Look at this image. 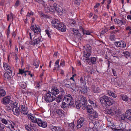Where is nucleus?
Masks as SVG:
<instances>
[{
  "label": "nucleus",
  "instance_id": "obj_1",
  "mask_svg": "<svg viewBox=\"0 0 131 131\" xmlns=\"http://www.w3.org/2000/svg\"><path fill=\"white\" fill-rule=\"evenodd\" d=\"M83 52L84 56L86 58H89L92 53V47L89 45H87L83 47ZM86 61L90 64H95L96 63V59L95 57H91L86 58Z\"/></svg>",
  "mask_w": 131,
  "mask_h": 131
},
{
  "label": "nucleus",
  "instance_id": "obj_2",
  "mask_svg": "<svg viewBox=\"0 0 131 131\" xmlns=\"http://www.w3.org/2000/svg\"><path fill=\"white\" fill-rule=\"evenodd\" d=\"M56 98V95H52V94L50 91H48L46 94L45 96V100L47 103L51 102L55 100Z\"/></svg>",
  "mask_w": 131,
  "mask_h": 131
},
{
  "label": "nucleus",
  "instance_id": "obj_3",
  "mask_svg": "<svg viewBox=\"0 0 131 131\" xmlns=\"http://www.w3.org/2000/svg\"><path fill=\"white\" fill-rule=\"evenodd\" d=\"M36 123L38 126L43 128L46 127L47 126L46 123L43 122L40 119L37 118L35 116H33V123Z\"/></svg>",
  "mask_w": 131,
  "mask_h": 131
},
{
  "label": "nucleus",
  "instance_id": "obj_4",
  "mask_svg": "<svg viewBox=\"0 0 131 131\" xmlns=\"http://www.w3.org/2000/svg\"><path fill=\"white\" fill-rule=\"evenodd\" d=\"M60 94L58 95L57 97H56V98L57 102L58 103H59L62 101V98L65 93L64 90L63 88H60Z\"/></svg>",
  "mask_w": 131,
  "mask_h": 131
},
{
  "label": "nucleus",
  "instance_id": "obj_5",
  "mask_svg": "<svg viewBox=\"0 0 131 131\" xmlns=\"http://www.w3.org/2000/svg\"><path fill=\"white\" fill-rule=\"evenodd\" d=\"M80 99L79 100H77L75 102V104L77 109H79L80 107V104H80V103H82V101H84V102H85V100H87L82 95H80Z\"/></svg>",
  "mask_w": 131,
  "mask_h": 131
},
{
  "label": "nucleus",
  "instance_id": "obj_6",
  "mask_svg": "<svg viewBox=\"0 0 131 131\" xmlns=\"http://www.w3.org/2000/svg\"><path fill=\"white\" fill-rule=\"evenodd\" d=\"M53 7L54 8V12H57L58 13H62L63 11L62 7L56 3H54L53 5Z\"/></svg>",
  "mask_w": 131,
  "mask_h": 131
},
{
  "label": "nucleus",
  "instance_id": "obj_7",
  "mask_svg": "<svg viewBox=\"0 0 131 131\" xmlns=\"http://www.w3.org/2000/svg\"><path fill=\"white\" fill-rule=\"evenodd\" d=\"M72 100H73V98L71 95L70 94H68L67 95L64 96L63 99V101L67 103L68 104L70 101H72Z\"/></svg>",
  "mask_w": 131,
  "mask_h": 131
},
{
  "label": "nucleus",
  "instance_id": "obj_8",
  "mask_svg": "<svg viewBox=\"0 0 131 131\" xmlns=\"http://www.w3.org/2000/svg\"><path fill=\"white\" fill-rule=\"evenodd\" d=\"M56 28L58 30H60L62 32H63L66 30V26L62 23H59Z\"/></svg>",
  "mask_w": 131,
  "mask_h": 131
},
{
  "label": "nucleus",
  "instance_id": "obj_9",
  "mask_svg": "<svg viewBox=\"0 0 131 131\" xmlns=\"http://www.w3.org/2000/svg\"><path fill=\"white\" fill-rule=\"evenodd\" d=\"M10 97L9 96H7L3 98L2 101V103L5 105L8 104V103L11 102V101H12L10 100Z\"/></svg>",
  "mask_w": 131,
  "mask_h": 131
},
{
  "label": "nucleus",
  "instance_id": "obj_10",
  "mask_svg": "<svg viewBox=\"0 0 131 131\" xmlns=\"http://www.w3.org/2000/svg\"><path fill=\"white\" fill-rule=\"evenodd\" d=\"M84 119L83 118H81L77 121V127L78 128H79L82 127L84 124Z\"/></svg>",
  "mask_w": 131,
  "mask_h": 131
},
{
  "label": "nucleus",
  "instance_id": "obj_11",
  "mask_svg": "<svg viewBox=\"0 0 131 131\" xmlns=\"http://www.w3.org/2000/svg\"><path fill=\"white\" fill-rule=\"evenodd\" d=\"M17 104V103H14L13 101H11V102L8 103L7 105L6 106V108L8 111L11 110H12L13 107H14V105Z\"/></svg>",
  "mask_w": 131,
  "mask_h": 131
},
{
  "label": "nucleus",
  "instance_id": "obj_12",
  "mask_svg": "<svg viewBox=\"0 0 131 131\" xmlns=\"http://www.w3.org/2000/svg\"><path fill=\"white\" fill-rule=\"evenodd\" d=\"M107 113L111 115H113L115 114L116 111L115 108L113 107H111L109 108H108L106 110Z\"/></svg>",
  "mask_w": 131,
  "mask_h": 131
},
{
  "label": "nucleus",
  "instance_id": "obj_13",
  "mask_svg": "<svg viewBox=\"0 0 131 131\" xmlns=\"http://www.w3.org/2000/svg\"><path fill=\"white\" fill-rule=\"evenodd\" d=\"M114 44L117 47L124 48L126 46L125 43L124 41H122L115 42Z\"/></svg>",
  "mask_w": 131,
  "mask_h": 131
},
{
  "label": "nucleus",
  "instance_id": "obj_14",
  "mask_svg": "<svg viewBox=\"0 0 131 131\" xmlns=\"http://www.w3.org/2000/svg\"><path fill=\"white\" fill-rule=\"evenodd\" d=\"M12 111L14 114L18 116L20 114V111L19 107H17V105H14V107H13Z\"/></svg>",
  "mask_w": 131,
  "mask_h": 131
},
{
  "label": "nucleus",
  "instance_id": "obj_15",
  "mask_svg": "<svg viewBox=\"0 0 131 131\" xmlns=\"http://www.w3.org/2000/svg\"><path fill=\"white\" fill-rule=\"evenodd\" d=\"M127 121H131V110L129 109L126 111L125 114Z\"/></svg>",
  "mask_w": 131,
  "mask_h": 131
},
{
  "label": "nucleus",
  "instance_id": "obj_16",
  "mask_svg": "<svg viewBox=\"0 0 131 131\" xmlns=\"http://www.w3.org/2000/svg\"><path fill=\"white\" fill-rule=\"evenodd\" d=\"M60 92V90H59L57 87L53 86L52 87L51 89V93L52 94V95H56L58 94Z\"/></svg>",
  "mask_w": 131,
  "mask_h": 131
},
{
  "label": "nucleus",
  "instance_id": "obj_17",
  "mask_svg": "<svg viewBox=\"0 0 131 131\" xmlns=\"http://www.w3.org/2000/svg\"><path fill=\"white\" fill-rule=\"evenodd\" d=\"M60 22L59 20L57 19H52L51 21L52 25V26H53L54 27L57 28Z\"/></svg>",
  "mask_w": 131,
  "mask_h": 131
},
{
  "label": "nucleus",
  "instance_id": "obj_18",
  "mask_svg": "<svg viewBox=\"0 0 131 131\" xmlns=\"http://www.w3.org/2000/svg\"><path fill=\"white\" fill-rule=\"evenodd\" d=\"M56 113L58 116H59L60 117H64V112L61 109H57L56 111Z\"/></svg>",
  "mask_w": 131,
  "mask_h": 131
},
{
  "label": "nucleus",
  "instance_id": "obj_19",
  "mask_svg": "<svg viewBox=\"0 0 131 131\" xmlns=\"http://www.w3.org/2000/svg\"><path fill=\"white\" fill-rule=\"evenodd\" d=\"M92 106L89 105L86 106V110H87V112L90 114H92L94 113V110L92 108Z\"/></svg>",
  "mask_w": 131,
  "mask_h": 131
},
{
  "label": "nucleus",
  "instance_id": "obj_20",
  "mask_svg": "<svg viewBox=\"0 0 131 131\" xmlns=\"http://www.w3.org/2000/svg\"><path fill=\"white\" fill-rule=\"evenodd\" d=\"M92 88L93 92L94 93H99L101 91V89L98 87L92 85Z\"/></svg>",
  "mask_w": 131,
  "mask_h": 131
},
{
  "label": "nucleus",
  "instance_id": "obj_21",
  "mask_svg": "<svg viewBox=\"0 0 131 131\" xmlns=\"http://www.w3.org/2000/svg\"><path fill=\"white\" fill-rule=\"evenodd\" d=\"M50 128L52 131H63L61 128L59 127H56L51 125Z\"/></svg>",
  "mask_w": 131,
  "mask_h": 131
},
{
  "label": "nucleus",
  "instance_id": "obj_22",
  "mask_svg": "<svg viewBox=\"0 0 131 131\" xmlns=\"http://www.w3.org/2000/svg\"><path fill=\"white\" fill-rule=\"evenodd\" d=\"M41 31V30L38 25H35L34 27V25H33V31L35 33L38 34Z\"/></svg>",
  "mask_w": 131,
  "mask_h": 131
},
{
  "label": "nucleus",
  "instance_id": "obj_23",
  "mask_svg": "<svg viewBox=\"0 0 131 131\" xmlns=\"http://www.w3.org/2000/svg\"><path fill=\"white\" fill-rule=\"evenodd\" d=\"M45 9L47 12L50 13H53L54 12V8L52 6H49L48 7L45 8Z\"/></svg>",
  "mask_w": 131,
  "mask_h": 131
},
{
  "label": "nucleus",
  "instance_id": "obj_24",
  "mask_svg": "<svg viewBox=\"0 0 131 131\" xmlns=\"http://www.w3.org/2000/svg\"><path fill=\"white\" fill-rule=\"evenodd\" d=\"M125 114H123L119 115V120L121 122L127 121Z\"/></svg>",
  "mask_w": 131,
  "mask_h": 131
},
{
  "label": "nucleus",
  "instance_id": "obj_25",
  "mask_svg": "<svg viewBox=\"0 0 131 131\" xmlns=\"http://www.w3.org/2000/svg\"><path fill=\"white\" fill-rule=\"evenodd\" d=\"M107 93L110 96H112L113 97L115 98L117 96V94L111 91H108Z\"/></svg>",
  "mask_w": 131,
  "mask_h": 131
},
{
  "label": "nucleus",
  "instance_id": "obj_26",
  "mask_svg": "<svg viewBox=\"0 0 131 131\" xmlns=\"http://www.w3.org/2000/svg\"><path fill=\"white\" fill-rule=\"evenodd\" d=\"M9 122L10 124H9V123H7V125H6L7 126L6 127L9 129L10 128V127H11L12 129H14V126L15 125V124L12 121H9Z\"/></svg>",
  "mask_w": 131,
  "mask_h": 131
},
{
  "label": "nucleus",
  "instance_id": "obj_27",
  "mask_svg": "<svg viewBox=\"0 0 131 131\" xmlns=\"http://www.w3.org/2000/svg\"><path fill=\"white\" fill-rule=\"evenodd\" d=\"M116 81H115L114 82L115 85L116 86L120 87L121 85V79H118V80L116 79Z\"/></svg>",
  "mask_w": 131,
  "mask_h": 131
},
{
  "label": "nucleus",
  "instance_id": "obj_28",
  "mask_svg": "<svg viewBox=\"0 0 131 131\" xmlns=\"http://www.w3.org/2000/svg\"><path fill=\"white\" fill-rule=\"evenodd\" d=\"M80 29L82 31L83 34L91 35V32L89 30H84L82 26H80Z\"/></svg>",
  "mask_w": 131,
  "mask_h": 131
},
{
  "label": "nucleus",
  "instance_id": "obj_29",
  "mask_svg": "<svg viewBox=\"0 0 131 131\" xmlns=\"http://www.w3.org/2000/svg\"><path fill=\"white\" fill-rule=\"evenodd\" d=\"M85 100V102H84V101H82V103H80V104H80V106L81 105L82 107L83 110L85 109L86 108V105L87 104V100Z\"/></svg>",
  "mask_w": 131,
  "mask_h": 131
},
{
  "label": "nucleus",
  "instance_id": "obj_30",
  "mask_svg": "<svg viewBox=\"0 0 131 131\" xmlns=\"http://www.w3.org/2000/svg\"><path fill=\"white\" fill-rule=\"evenodd\" d=\"M18 83L20 86L22 88L25 89L26 88V83L24 82H19Z\"/></svg>",
  "mask_w": 131,
  "mask_h": 131
},
{
  "label": "nucleus",
  "instance_id": "obj_31",
  "mask_svg": "<svg viewBox=\"0 0 131 131\" xmlns=\"http://www.w3.org/2000/svg\"><path fill=\"white\" fill-rule=\"evenodd\" d=\"M113 103V100L109 97L106 104L108 106H111Z\"/></svg>",
  "mask_w": 131,
  "mask_h": 131
},
{
  "label": "nucleus",
  "instance_id": "obj_32",
  "mask_svg": "<svg viewBox=\"0 0 131 131\" xmlns=\"http://www.w3.org/2000/svg\"><path fill=\"white\" fill-rule=\"evenodd\" d=\"M1 121L2 123L6 125H7L8 123H9V124H10V123L9 122V121L7 119H5L4 118H2L1 119Z\"/></svg>",
  "mask_w": 131,
  "mask_h": 131
},
{
  "label": "nucleus",
  "instance_id": "obj_33",
  "mask_svg": "<svg viewBox=\"0 0 131 131\" xmlns=\"http://www.w3.org/2000/svg\"><path fill=\"white\" fill-rule=\"evenodd\" d=\"M123 56H125L127 58L128 57H129L130 56V53L128 51H126L124 52L123 53Z\"/></svg>",
  "mask_w": 131,
  "mask_h": 131
},
{
  "label": "nucleus",
  "instance_id": "obj_34",
  "mask_svg": "<svg viewBox=\"0 0 131 131\" xmlns=\"http://www.w3.org/2000/svg\"><path fill=\"white\" fill-rule=\"evenodd\" d=\"M68 104L67 103L65 102H62V104L61 105V108H63L64 110L67 107V105Z\"/></svg>",
  "mask_w": 131,
  "mask_h": 131
},
{
  "label": "nucleus",
  "instance_id": "obj_35",
  "mask_svg": "<svg viewBox=\"0 0 131 131\" xmlns=\"http://www.w3.org/2000/svg\"><path fill=\"white\" fill-rule=\"evenodd\" d=\"M121 96L122 100L124 101H127L128 100V97L127 96L125 95H121Z\"/></svg>",
  "mask_w": 131,
  "mask_h": 131
},
{
  "label": "nucleus",
  "instance_id": "obj_36",
  "mask_svg": "<svg viewBox=\"0 0 131 131\" xmlns=\"http://www.w3.org/2000/svg\"><path fill=\"white\" fill-rule=\"evenodd\" d=\"M89 102L91 104V106H93L94 107H96L97 105H96L95 101H92L91 100L89 99Z\"/></svg>",
  "mask_w": 131,
  "mask_h": 131
},
{
  "label": "nucleus",
  "instance_id": "obj_37",
  "mask_svg": "<svg viewBox=\"0 0 131 131\" xmlns=\"http://www.w3.org/2000/svg\"><path fill=\"white\" fill-rule=\"evenodd\" d=\"M65 86L67 88H70L72 84H71L70 81H68L65 84Z\"/></svg>",
  "mask_w": 131,
  "mask_h": 131
},
{
  "label": "nucleus",
  "instance_id": "obj_38",
  "mask_svg": "<svg viewBox=\"0 0 131 131\" xmlns=\"http://www.w3.org/2000/svg\"><path fill=\"white\" fill-rule=\"evenodd\" d=\"M40 39L39 38H37L35 39L34 40V43H33V45L34 46L36 44L38 45L40 43Z\"/></svg>",
  "mask_w": 131,
  "mask_h": 131
},
{
  "label": "nucleus",
  "instance_id": "obj_39",
  "mask_svg": "<svg viewBox=\"0 0 131 131\" xmlns=\"http://www.w3.org/2000/svg\"><path fill=\"white\" fill-rule=\"evenodd\" d=\"M81 93L83 94H85L87 92V89L86 86H84V88L81 90Z\"/></svg>",
  "mask_w": 131,
  "mask_h": 131
},
{
  "label": "nucleus",
  "instance_id": "obj_40",
  "mask_svg": "<svg viewBox=\"0 0 131 131\" xmlns=\"http://www.w3.org/2000/svg\"><path fill=\"white\" fill-rule=\"evenodd\" d=\"M21 111V114L23 115H27L28 113V112L27 109H26V108H23Z\"/></svg>",
  "mask_w": 131,
  "mask_h": 131
},
{
  "label": "nucleus",
  "instance_id": "obj_41",
  "mask_svg": "<svg viewBox=\"0 0 131 131\" xmlns=\"http://www.w3.org/2000/svg\"><path fill=\"white\" fill-rule=\"evenodd\" d=\"M5 94L6 92L4 90H0V96H3Z\"/></svg>",
  "mask_w": 131,
  "mask_h": 131
},
{
  "label": "nucleus",
  "instance_id": "obj_42",
  "mask_svg": "<svg viewBox=\"0 0 131 131\" xmlns=\"http://www.w3.org/2000/svg\"><path fill=\"white\" fill-rule=\"evenodd\" d=\"M4 77L7 79L8 80H9L11 78L10 77L9 75L7 72H5L4 73Z\"/></svg>",
  "mask_w": 131,
  "mask_h": 131
},
{
  "label": "nucleus",
  "instance_id": "obj_43",
  "mask_svg": "<svg viewBox=\"0 0 131 131\" xmlns=\"http://www.w3.org/2000/svg\"><path fill=\"white\" fill-rule=\"evenodd\" d=\"M105 98L104 97V96H103L102 97H101L100 99V102L102 104H104L105 105Z\"/></svg>",
  "mask_w": 131,
  "mask_h": 131
},
{
  "label": "nucleus",
  "instance_id": "obj_44",
  "mask_svg": "<svg viewBox=\"0 0 131 131\" xmlns=\"http://www.w3.org/2000/svg\"><path fill=\"white\" fill-rule=\"evenodd\" d=\"M105 98L104 97V96H103L102 97H101L100 99V102L102 104H104L105 105Z\"/></svg>",
  "mask_w": 131,
  "mask_h": 131
},
{
  "label": "nucleus",
  "instance_id": "obj_45",
  "mask_svg": "<svg viewBox=\"0 0 131 131\" xmlns=\"http://www.w3.org/2000/svg\"><path fill=\"white\" fill-rule=\"evenodd\" d=\"M36 82H37V83H35V84L34 86H35V88H37L39 89L40 87V82H37L36 81Z\"/></svg>",
  "mask_w": 131,
  "mask_h": 131
},
{
  "label": "nucleus",
  "instance_id": "obj_46",
  "mask_svg": "<svg viewBox=\"0 0 131 131\" xmlns=\"http://www.w3.org/2000/svg\"><path fill=\"white\" fill-rule=\"evenodd\" d=\"M5 126L3 124L0 123V131H5Z\"/></svg>",
  "mask_w": 131,
  "mask_h": 131
},
{
  "label": "nucleus",
  "instance_id": "obj_47",
  "mask_svg": "<svg viewBox=\"0 0 131 131\" xmlns=\"http://www.w3.org/2000/svg\"><path fill=\"white\" fill-rule=\"evenodd\" d=\"M33 65L35 66L36 68H37L39 67L38 60L37 59H36V60L33 63Z\"/></svg>",
  "mask_w": 131,
  "mask_h": 131
},
{
  "label": "nucleus",
  "instance_id": "obj_48",
  "mask_svg": "<svg viewBox=\"0 0 131 131\" xmlns=\"http://www.w3.org/2000/svg\"><path fill=\"white\" fill-rule=\"evenodd\" d=\"M34 1H35L38 2V3H41L43 5H44L45 3L46 2V1H47V0H41V1L40 0L37 1L36 0H34Z\"/></svg>",
  "mask_w": 131,
  "mask_h": 131
},
{
  "label": "nucleus",
  "instance_id": "obj_49",
  "mask_svg": "<svg viewBox=\"0 0 131 131\" xmlns=\"http://www.w3.org/2000/svg\"><path fill=\"white\" fill-rule=\"evenodd\" d=\"M121 113V112L120 109H118L116 111V113L115 114L116 115V116H118Z\"/></svg>",
  "mask_w": 131,
  "mask_h": 131
},
{
  "label": "nucleus",
  "instance_id": "obj_50",
  "mask_svg": "<svg viewBox=\"0 0 131 131\" xmlns=\"http://www.w3.org/2000/svg\"><path fill=\"white\" fill-rule=\"evenodd\" d=\"M6 71L8 73H11L12 72V71L10 69V67L9 66L5 69Z\"/></svg>",
  "mask_w": 131,
  "mask_h": 131
},
{
  "label": "nucleus",
  "instance_id": "obj_51",
  "mask_svg": "<svg viewBox=\"0 0 131 131\" xmlns=\"http://www.w3.org/2000/svg\"><path fill=\"white\" fill-rule=\"evenodd\" d=\"M25 126L27 131H32L31 128L29 126L27 125H25Z\"/></svg>",
  "mask_w": 131,
  "mask_h": 131
},
{
  "label": "nucleus",
  "instance_id": "obj_52",
  "mask_svg": "<svg viewBox=\"0 0 131 131\" xmlns=\"http://www.w3.org/2000/svg\"><path fill=\"white\" fill-rule=\"evenodd\" d=\"M25 72L24 69H19V73H18L19 74H23L24 73H25Z\"/></svg>",
  "mask_w": 131,
  "mask_h": 131
},
{
  "label": "nucleus",
  "instance_id": "obj_53",
  "mask_svg": "<svg viewBox=\"0 0 131 131\" xmlns=\"http://www.w3.org/2000/svg\"><path fill=\"white\" fill-rule=\"evenodd\" d=\"M94 124L92 122L90 123L89 124V127L90 128H92L94 126Z\"/></svg>",
  "mask_w": 131,
  "mask_h": 131
},
{
  "label": "nucleus",
  "instance_id": "obj_54",
  "mask_svg": "<svg viewBox=\"0 0 131 131\" xmlns=\"http://www.w3.org/2000/svg\"><path fill=\"white\" fill-rule=\"evenodd\" d=\"M73 101V99L72 101H70L69 103L68 104L69 106H73L74 103Z\"/></svg>",
  "mask_w": 131,
  "mask_h": 131
},
{
  "label": "nucleus",
  "instance_id": "obj_55",
  "mask_svg": "<svg viewBox=\"0 0 131 131\" xmlns=\"http://www.w3.org/2000/svg\"><path fill=\"white\" fill-rule=\"evenodd\" d=\"M73 85L72 87H71L70 89L74 91H75L77 90L76 85L75 84H73Z\"/></svg>",
  "mask_w": 131,
  "mask_h": 131
},
{
  "label": "nucleus",
  "instance_id": "obj_56",
  "mask_svg": "<svg viewBox=\"0 0 131 131\" xmlns=\"http://www.w3.org/2000/svg\"><path fill=\"white\" fill-rule=\"evenodd\" d=\"M73 34L74 35H77L78 33V31L77 29L73 28Z\"/></svg>",
  "mask_w": 131,
  "mask_h": 131
},
{
  "label": "nucleus",
  "instance_id": "obj_57",
  "mask_svg": "<svg viewBox=\"0 0 131 131\" xmlns=\"http://www.w3.org/2000/svg\"><path fill=\"white\" fill-rule=\"evenodd\" d=\"M92 114V115L93 116V117L95 118L97 117L98 116V114L96 112H95L94 111V113H93Z\"/></svg>",
  "mask_w": 131,
  "mask_h": 131
},
{
  "label": "nucleus",
  "instance_id": "obj_58",
  "mask_svg": "<svg viewBox=\"0 0 131 131\" xmlns=\"http://www.w3.org/2000/svg\"><path fill=\"white\" fill-rule=\"evenodd\" d=\"M74 3L75 4L79 5H80V0H74Z\"/></svg>",
  "mask_w": 131,
  "mask_h": 131
},
{
  "label": "nucleus",
  "instance_id": "obj_59",
  "mask_svg": "<svg viewBox=\"0 0 131 131\" xmlns=\"http://www.w3.org/2000/svg\"><path fill=\"white\" fill-rule=\"evenodd\" d=\"M74 125L73 122L69 124L68 125L69 127H70L71 128H74Z\"/></svg>",
  "mask_w": 131,
  "mask_h": 131
},
{
  "label": "nucleus",
  "instance_id": "obj_60",
  "mask_svg": "<svg viewBox=\"0 0 131 131\" xmlns=\"http://www.w3.org/2000/svg\"><path fill=\"white\" fill-rule=\"evenodd\" d=\"M108 30V29L107 28H106L101 31V34H104L106 32H107Z\"/></svg>",
  "mask_w": 131,
  "mask_h": 131
},
{
  "label": "nucleus",
  "instance_id": "obj_61",
  "mask_svg": "<svg viewBox=\"0 0 131 131\" xmlns=\"http://www.w3.org/2000/svg\"><path fill=\"white\" fill-rule=\"evenodd\" d=\"M110 39L111 40H114L115 39V35H112L110 36Z\"/></svg>",
  "mask_w": 131,
  "mask_h": 131
},
{
  "label": "nucleus",
  "instance_id": "obj_62",
  "mask_svg": "<svg viewBox=\"0 0 131 131\" xmlns=\"http://www.w3.org/2000/svg\"><path fill=\"white\" fill-rule=\"evenodd\" d=\"M31 114H28V115H27V116H28V118L29 119H30L31 120V122H33V119L31 117H33L32 116V114H31Z\"/></svg>",
  "mask_w": 131,
  "mask_h": 131
},
{
  "label": "nucleus",
  "instance_id": "obj_63",
  "mask_svg": "<svg viewBox=\"0 0 131 131\" xmlns=\"http://www.w3.org/2000/svg\"><path fill=\"white\" fill-rule=\"evenodd\" d=\"M45 32L46 33V34H47V35H48V37L49 38H50V34L49 32V30L48 29L46 30Z\"/></svg>",
  "mask_w": 131,
  "mask_h": 131
},
{
  "label": "nucleus",
  "instance_id": "obj_64",
  "mask_svg": "<svg viewBox=\"0 0 131 131\" xmlns=\"http://www.w3.org/2000/svg\"><path fill=\"white\" fill-rule=\"evenodd\" d=\"M59 59H58L56 61V62L55 63V66H56L57 65H58V68H59Z\"/></svg>",
  "mask_w": 131,
  "mask_h": 131
}]
</instances>
